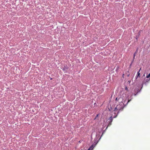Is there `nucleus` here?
<instances>
[{
  "label": "nucleus",
  "instance_id": "obj_1",
  "mask_svg": "<svg viewBox=\"0 0 150 150\" xmlns=\"http://www.w3.org/2000/svg\"><path fill=\"white\" fill-rule=\"evenodd\" d=\"M125 97L126 93H125L124 91H122L120 92V95L116 98V100L118 101L120 104H124L123 101Z\"/></svg>",
  "mask_w": 150,
  "mask_h": 150
},
{
  "label": "nucleus",
  "instance_id": "obj_2",
  "mask_svg": "<svg viewBox=\"0 0 150 150\" xmlns=\"http://www.w3.org/2000/svg\"><path fill=\"white\" fill-rule=\"evenodd\" d=\"M123 104H122V103H121L117 105L114 109V111L115 112H117V113H118L120 111H122L124 107Z\"/></svg>",
  "mask_w": 150,
  "mask_h": 150
},
{
  "label": "nucleus",
  "instance_id": "obj_3",
  "mask_svg": "<svg viewBox=\"0 0 150 150\" xmlns=\"http://www.w3.org/2000/svg\"><path fill=\"white\" fill-rule=\"evenodd\" d=\"M141 69V68L140 69V70L137 73V76H136V79H137V78L138 77H140V73H139V72H140V71Z\"/></svg>",
  "mask_w": 150,
  "mask_h": 150
},
{
  "label": "nucleus",
  "instance_id": "obj_4",
  "mask_svg": "<svg viewBox=\"0 0 150 150\" xmlns=\"http://www.w3.org/2000/svg\"><path fill=\"white\" fill-rule=\"evenodd\" d=\"M94 147L93 146V145H92L88 149V150H92L93 149Z\"/></svg>",
  "mask_w": 150,
  "mask_h": 150
},
{
  "label": "nucleus",
  "instance_id": "obj_5",
  "mask_svg": "<svg viewBox=\"0 0 150 150\" xmlns=\"http://www.w3.org/2000/svg\"><path fill=\"white\" fill-rule=\"evenodd\" d=\"M110 119L111 120V122L112 120V116H111L110 117Z\"/></svg>",
  "mask_w": 150,
  "mask_h": 150
},
{
  "label": "nucleus",
  "instance_id": "obj_6",
  "mask_svg": "<svg viewBox=\"0 0 150 150\" xmlns=\"http://www.w3.org/2000/svg\"><path fill=\"white\" fill-rule=\"evenodd\" d=\"M125 90H126L127 91H129L128 88L127 86H126V87L125 88Z\"/></svg>",
  "mask_w": 150,
  "mask_h": 150
},
{
  "label": "nucleus",
  "instance_id": "obj_7",
  "mask_svg": "<svg viewBox=\"0 0 150 150\" xmlns=\"http://www.w3.org/2000/svg\"><path fill=\"white\" fill-rule=\"evenodd\" d=\"M150 77V73L149 74L146 76V77L147 78H149Z\"/></svg>",
  "mask_w": 150,
  "mask_h": 150
},
{
  "label": "nucleus",
  "instance_id": "obj_8",
  "mask_svg": "<svg viewBox=\"0 0 150 150\" xmlns=\"http://www.w3.org/2000/svg\"><path fill=\"white\" fill-rule=\"evenodd\" d=\"M150 80V79H147L146 80V82H147L149 81Z\"/></svg>",
  "mask_w": 150,
  "mask_h": 150
},
{
  "label": "nucleus",
  "instance_id": "obj_9",
  "mask_svg": "<svg viewBox=\"0 0 150 150\" xmlns=\"http://www.w3.org/2000/svg\"><path fill=\"white\" fill-rule=\"evenodd\" d=\"M136 54V52H135L134 54V57H135Z\"/></svg>",
  "mask_w": 150,
  "mask_h": 150
},
{
  "label": "nucleus",
  "instance_id": "obj_10",
  "mask_svg": "<svg viewBox=\"0 0 150 150\" xmlns=\"http://www.w3.org/2000/svg\"><path fill=\"white\" fill-rule=\"evenodd\" d=\"M131 100H129L127 102V104Z\"/></svg>",
  "mask_w": 150,
  "mask_h": 150
},
{
  "label": "nucleus",
  "instance_id": "obj_11",
  "mask_svg": "<svg viewBox=\"0 0 150 150\" xmlns=\"http://www.w3.org/2000/svg\"><path fill=\"white\" fill-rule=\"evenodd\" d=\"M98 114H97V115H96V117H95V119H96V117H97L98 116Z\"/></svg>",
  "mask_w": 150,
  "mask_h": 150
},
{
  "label": "nucleus",
  "instance_id": "obj_12",
  "mask_svg": "<svg viewBox=\"0 0 150 150\" xmlns=\"http://www.w3.org/2000/svg\"><path fill=\"white\" fill-rule=\"evenodd\" d=\"M137 52H138V50H136V51L135 52H136V53H137Z\"/></svg>",
  "mask_w": 150,
  "mask_h": 150
},
{
  "label": "nucleus",
  "instance_id": "obj_13",
  "mask_svg": "<svg viewBox=\"0 0 150 150\" xmlns=\"http://www.w3.org/2000/svg\"><path fill=\"white\" fill-rule=\"evenodd\" d=\"M129 74H128L127 75V76L128 77H129Z\"/></svg>",
  "mask_w": 150,
  "mask_h": 150
},
{
  "label": "nucleus",
  "instance_id": "obj_14",
  "mask_svg": "<svg viewBox=\"0 0 150 150\" xmlns=\"http://www.w3.org/2000/svg\"><path fill=\"white\" fill-rule=\"evenodd\" d=\"M134 57H134H134H133V59H134Z\"/></svg>",
  "mask_w": 150,
  "mask_h": 150
},
{
  "label": "nucleus",
  "instance_id": "obj_15",
  "mask_svg": "<svg viewBox=\"0 0 150 150\" xmlns=\"http://www.w3.org/2000/svg\"><path fill=\"white\" fill-rule=\"evenodd\" d=\"M63 70L64 71H65V69H64V68H63Z\"/></svg>",
  "mask_w": 150,
  "mask_h": 150
},
{
  "label": "nucleus",
  "instance_id": "obj_16",
  "mask_svg": "<svg viewBox=\"0 0 150 150\" xmlns=\"http://www.w3.org/2000/svg\"><path fill=\"white\" fill-rule=\"evenodd\" d=\"M117 115L114 117H117Z\"/></svg>",
  "mask_w": 150,
  "mask_h": 150
},
{
  "label": "nucleus",
  "instance_id": "obj_17",
  "mask_svg": "<svg viewBox=\"0 0 150 150\" xmlns=\"http://www.w3.org/2000/svg\"><path fill=\"white\" fill-rule=\"evenodd\" d=\"M129 83H130V81H129Z\"/></svg>",
  "mask_w": 150,
  "mask_h": 150
},
{
  "label": "nucleus",
  "instance_id": "obj_18",
  "mask_svg": "<svg viewBox=\"0 0 150 150\" xmlns=\"http://www.w3.org/2000/svg\"><path fill=\"white\" fill-rule=\"evenodd\" d=\"M81 150H82V149H81Z\"/></svg>",
  "mask_w": 150,
  "mask_h": 150
}]
</instances>
